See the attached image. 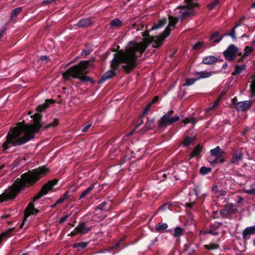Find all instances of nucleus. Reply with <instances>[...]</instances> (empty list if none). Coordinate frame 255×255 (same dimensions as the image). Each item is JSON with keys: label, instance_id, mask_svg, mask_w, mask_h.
<instances>
[{"label": "nucleus", "instance_id": "obj_14", "mask_svg": "<svg viewBox=\"0 0 255 255\" xmlns=\"http://www.w3.org/2000/svg\"><path fill=\"white\" fill-rule=\"evenodd\" d=\"M217 61V58L213 56H209L203 58L202 62L205 64L211 65Z\"/></svg>", "mask_w": 255, "mask_h": 255}, {"label": "nucleus", "instance_id": "obj_60", "mask_svg": "<svg viewBox=\"0 0 255 255\" xmlns=\"http://www.w3.org/2000/svg\"><path fill=\"white\" fill-rule=\"evenodd\" d=\"M158 100V96H155L152 99L151 102L153 104V103H155L156 101H157Z\"/></svg>", "mask_w": 255, "mask_h": 255}, {"label": "nucleus", "instance_id": "obj_43", "mask_svg": "<svg viewBox=\"0 0 255 255\" xmlns=\"http://www.w3.org/2000/svg\"><path fill=\"white\" fill-rule=\"evenodd\" d=\"M153 103L151 102L150 103H149L146 106V107L145 108L144 110V111H143V115H145L147 113V112L148 111L149 108H150L151 105Z\"/></svg>", "mask_w": 255, "mask_h": 255}, {"label": "nucleus", "instance_id": "obj_44", "mask_svg": "<svg viewBox=\"0 0 255 255\" xmlns=\"http://www.w3.org/2000/svg\"><path fill=\"white\" fill-rule=\"evenodd\" d=\"M169 208V206L168 205V204L165 203L162 205L161 206H160L158 210L164 211L166 210L167 209H168Z\"/></svg>", "mask_w": 255, "mask_h": 255}, {"label": "nucleus", "instance_id": "obj_41", "mask_svg": "<svg viewBox=\"0 0 255 255\" xmlns=\"http://www.w3.org/2000/svg\"><path fill=\"white\" fill-rule=\"evenodd\" d=\"M203 45V42H200V41L198 42L193 46V49L194 50H199L202 47Z\"/></svg>", "mask_w": 255, "mask_h": 255}, {"label": "nucleus", "instance_id": "obj_48", "mask_svg": "<svg viewBox=\"0 0 255 255\" xmlns=\"http://www.w3.org/2000/svg\"><path fill=\"white\" fill-rule=\"evenodd\" d=\"M212 191L214 192L215 193H217L219 191L218 187L217 185L213 186Z\"/></svg>", "mask_w": 255, "mask_h": 255}, {"label": "nucleus", "instance_id": "obj_64", "mask_svg": "<svg viewBox=\"0 0 255 255\" xmlns=\"http://www.w3.org/2000/svg\"><path fill=\"white\" fill-rule=\"evenodd\" d=\"M252 43L253 45H255V36L254 37V38L252 41Z\"/></svg>", "mask_w": 255, "mask_h": 255}, {"label": "nucleus", "instance_id": "obj_37", "mask_svg": "<svg viewBox=\"0 0 255 255\" xmlns=\"http://www.w3.org/2000/svg\"><path fill=\"white\" fill-rule=\"evenodd\" d=\"M219 0H215L213 2H212V3L209 4L208 5V8L210 9V10H212L213 9H214L215 6H216L217 5V4L219 3Z\"/></svg>", "mask_w": 255, "mask_h": 255}, {"label": "nucleus", "instance_id": "obj_9", "mask_svg": "<svg viewBox=\"0 0 255 255\" xmlns=\"http://www.w3.org/2000/svg\"><path fill=\"white\" fill-rule=\"evenodd\" d=\"M223 54L227 60L232 61L238 54V49L235 45L232 44L223 52Z\"/></svg>", "mask_w": 255, "mask_h": 255}, {"label": "nucleus", "instance_id": "obj_59", "mask_svg": "<svg viewBox=\"0 0 255 255\" xmlns=\"http://www.w3.org/2000/svg\"><path fill=\"white\" fill-rule=\"evenodd\" d=\"M207 196V194H206V193H203V194H201V195L199 196V198H202L203 199V200L205 199V198Z\"/></svg>", "mask_w": 255, "mask_h": 255}, {"label": "nucleus", "instance_id": "obj_6", "mask_svg": "<svg viewBox=\"0 0 255 255\" xmlns=\"http://www.w3.org/2000/svg\"><path fill=\"white\" fill-rule=\"evenodd\" d=\"M173 113L174 111L170 110L160 119L158 121V128H159L164 129L168 126L179 121V117L178 116H171Z\"/></svg>", "mask_w": 255, "mask_h": 255}, {"label": "nucleus", "instance_id": "obj_32", "mask_svg": "<svg viewBox=\"0 0 255 255\" xmlns=\"http://www.w3.org/2000/svg\"><path fill=\"white\" fill-rule=\"evenodd\" d=\"M22 9L21 7H17L15 9H14L11 13V19H13L15 18L17 14L21 11Z\"/></svg>", "mask_w": 255, "mask_h": 255}, {"label": "nucleus", "instance_id": "obj_56", "mask_svg": "<svg viewBox=\"0 0 255 255\" xmlns=\"http://www.w3.org/2000/svg\"><path fill=\"white\" fill-rule=\"evenodd\" d=\"M64 201L63 200V199L61 198V197H60L59 199H58L57 201L56 202V204H61L63 202H64Z\"/></svg>", "mask_w": 255, "mask_h": 255}, {"label": "nucleus", "instance_id": "obj_40", "mask_svg": "<svg viewBox=\"0 0 255 255\" xmlns=\"http://www.w3.org/2000/svg\"><path fill=\"white\" fill-rule=\"evenodd\" d=\"M200 74L201 75V76H200L201 79L208 78L212 75L211 73L206 71H201V73Z\"/></svg>", "mask_w": 255, "mask_h": 255}, {"label": "nucleus", "instance_id": "obj_4", "mask_svg": "<svg viewBox=\"0 0 255 255\" xmlns=\"http://www.w3.org/2000/svg\"><path fill=\"white\" fill-rule=\"evenodd\" d=\"M89 65V62L81 61L79 64L72 66L66 72L63 74V77L65 80L68 79L70 76L74 78L80 79L84 82L91 81L92 79L85 74L87 73V69Z\"/></svg>", "mask_w": 255, "mask_h": 255}, {"label": "nucleus", "instance_id": "obj_26", "mask_svg": "<svg viewBox=\"0 0 255 255\" xmlns=\"http://www.w3.org/2000/svg\"><path fill=\"white\" fill-rule=\"evenodd\" d=\"M244 65H242L241 66L236 65L235 66V71L232 73V75H237L240 74L241 73V72L244 69Z\"/></svg>", "mask_w": 255, "mask_h": 255}, {"label": "nucleus", "instance_id": "obj_39", "mask_svg": "<svg viewBox=\"0 0 255 255\" xmlns=\"http://www.w3.org/2000/svg\"><path fill=\"white\" fill-rule=\"evenodd\" d=\"M197 120L195 118H186L184 120V123L185 124L191 123L192 124H195L196 123Z\"/></svg>", "mask_w": 255, "mask_h": 255}, {"label": "nucleus", "instance_id": "obj_17", "mask_svg": "<svg viewBox=\"0 0 255 255\" xmlns=\"http://www.w3.org/2000/svg\"><path fill=\"white\" fill-rule=\"evenodd\" d=\"M53 103V101L50 100H46L45 102L42 105H39L37 108V111L38 112H41L44 109H46L49 104Z\"/></svg>", "mask_w": 255, "mask_h": 255}, {"label": "nucleus", "instance_id": "obj_63", "mask_svg": "<svg viewBox=\"0 0 255 255\" xmlns=\"http://www.w3.org/2000/svg\"><path fill=\"white\" fill-rule=\"evenodd\" d=\"M221 212L222 214H227L228 213L226 210H221Z\"/></svg>", "mask_w": 255, "mask_h": 255}, {"label": "nucleus", "instance_id": "obj_61", "mask_svg": "<svg viewBox=\"0 0 255 255\" xmlns=\"http://www.w3.org/2000/svg\"><path fill=\"white\" fill-rule=\"evenodd\" d=\"M208 233L212 234L213 235H217L218 234L217 232L211 230L209 232H208Z\"/></svg>", "mask_w": 255, "mask_h": 255}, {"label": "nucleus", "instance_id": "obj_54", "mask_svg": "<svg viewBox=\"0 0 255 255\" xmlns=\"http://www.w3.org/2000/svg\"><path fill=\"white\" fill-rule=\"evenodd\" d=\"M68 217H69V216H65L62 217L60 220V223H62L64 222L67 220V219L68 218Z\"/></svg>", "mask_w": 255, "mask_h": 255}, {"label": "nucleus", "instance_id": "obj_24", "mask_svg": "<svg viewBox=\"0 0 255 255\" xmlns=\"http://www.w3.org/2000/svg\"><path fill=\"white\" fill-rule=\"evenodd\" d=\"M223 36L220 37L218 32H216L213 33L210 38L211 40L216 43L219 42L223 38Z\"/></svg>", "mask_w": 255, "mask_h": 255}, {"label": "nucleus", "instance_id": "obj_53", "mask_svg": "<svg viewBox=\"0 0 255 255\" xmlns=\"http://www.w3.org/2000/svg\"><path fill=\"white\" fill-rule=\"evenodd\" d=\"M200 73H201V72H197L194 74V76L197 77L196 80L201 79V78L200 77V76H201V75L200 74Z\"/></svg>", "mask_w": 255, "mask_h": 255}, {"label": "nucleus", "instance_id": "obj_29", "mask_svg": "<svg viewBox=\"0 0 255 255\" xmlns=\"http://www.w3.org/2000/svg\"><path fill=\"white\" fill-rule=\"evenodd\" d=\"M240 25H241L240 23L237 24L236 26H235L234 27H233L232 28L231 32H230L229 33H226L224 34V35L230 36L232 37V38L233 39H236L235 29H236V28H237L238 26H239Z\"/></svg>", "mask_w": 255, "mask_h": 255}, {"label": "nucleus", "instance_id": "obj_8", "mask_svg": "<svg viewBox=\"0 0 255 255\" xmlns=\"http://www.w3.org/2000/svg\"><path fill=\"white\" fill-rule=\"evenodd\" d=\"M57 182L58 180L54 179L52 181H49L48 183L44 184L42 186L40 191L37 195H36L34 197L33 201H35L36 200L46 195L54 185L57 184Z\"/></svg>", "mask_w": 255, "mask_h": 255}, {"label": "nucleus", "instance_id": "obj_19", "mask_svg": "<svg viewBox=\"0 0 255 255\" xmlns=\"http://www.w3.org/2000/svg\"><path fill=\"white\" fill-rule=\"evenodd\" d=\"M192 194H194L195 195L196 199L199 198V196L201 194L200 186L199 185H196L195 186L194 188L193 189L192 192L190 191L189 193V195L191 196Z\"/></svg>", "mask_w": 255, "mask_h": 255}, {"label": "nucleus", "instance_id": "obj_21", "mask_svg": "<svg viewBox=\"0 0 255 255\" xmlns=\"http://www.w3.org/2000/svg\"><path fill=\"white\" fill-rule=\"evenodd\" d=\"M154 121V119H148L147 122L146 123L144 128L143 129V132L146 130H149L152 128V125Z\"/></svg>", "mask_w": 255, "mask_h": 255}, {"label": "nucleus", "instance_id": "obj_7", "mask_svg": "<svg viewBox=\"0 0 255 255\" xmlns=\"http://www.w3.org/2000/svg\"><path fill=\"white\" fill-rule=\"evenodd\" d=\"M210 153L212 156L215 157L213 161L210 160V162L212 164L223 163L225 161L226 153L219 146L211 149Z\"/></svg>", "mask_w": 255, "mask_h": 255}, {"label": "nucleus", "instance_id": "obj_5", "mask_svg": "<svg viewBox=\"0 0 255 255\" xmlns=\"http://www.w3.org/2000/svg\"><path fill=\"white\" fill-rule=\"evenodd\" d=\"M177 21V19L176 18L173 17H169L168 26L165 28L161 35L153 37L145 38L141 42L138 43V44H142L145 45V48L149 44L152 43H153V46L154 47L160 46L162 44L164 39L169 34L170 29L169 27L174 26Z\"/></svg>", "mask_w": 255, "mask_h": 255}, {"label": "nucleus", "instance_id": "obj_33", "mask_svg": "<svg viewBox=\"0 0 255 255\" xmlns=\"http://www.w3.org/2000/svg\"><path fill=\"white\" fill-rule=\"evenodd\" d=\"M196 81V79L193 78H187L185 79V82L183 84V86H189L193 85L195 82Z\"/></svg>", "mask_w": 255, "mask_h": 255}, {"label": "nucleus", "instance_id": "obj_28", "mask_svg": "<svg viewBox=\"0 0 255 255\" xmlns=\"http://www.w3.org/2000/svg\"><path fill=\"white\" fill-rule=\"evenodd\" d=\"M204 247L208 250H212L218 249L219 245L217 244L211 243L210 245H205Z\"/></svg>", "mask_w": 255, "mask_h": 255}, {"label": "nucleus", "instance_id": "obj_10", "mask_svg": "<svg viewBox=\"0 0 255 255\" xmlns=\"http://www.w3.org/2000/svg\"><path fill=\"white\" fill-rule=\"evenodd\" d=\"M244 154L241 150H235L232 155L230 163L238 164L239 162L243 159Z\"/></svg>", "mask_w": 255, "mask_h": 255}, {"label": "nucleus", "instance_id": "obj_49", "mask_svg": "<svg viewBox=\"0 0 255 255\" xmlns=\"http://www.w3.org/2000/svg\"><path fill=\"white\" fill-rule=\"evenodd\" d=\"M8 234V232H5V233H2L0 235V243L1 242L2 240V239L4 237H5L7 234Z\"/></svg>", "mask_w": 255, "mask_h": 255}, {"label": "nucleus", "instance_id": "obj_46", "mask_svg": "<svg viewBox=\"0 0 255 255\" xmlns=\"http://www.w3.org/2000/svg\"><path fill=\"white\" fill-rule=\"evenodd\" d=\"M252 49H253V48L251 47H248V46L246 47V48H245L246 52L244 53V56H247V53L249 52H251L252 50Z\"/></svg>", "mask_w": 255, "mask_h": 255}, {"label": "nucleus", "instance_id": "obj_57", "mask_svg": "<svg viewBox=\"0 0 255 255\" xmlns=\"http://www.w3.org/2000/svg\"><path fill=\"white\" fill-rule=\"evenodd\" d=\"M190 201H191V200L190 199ZM194 203H195L194 201L190 202V203H187L186 206L187 207L190 208V207H191L193 206V205L194 204Z\"/></svg>", "mask_w": 255, "mask_h": 255}, {"label": "nucleus", "instance_id": "obj_18", "mask_svg": "<svg viewBox=\"0 0 255 255\" xmlns=\"http://www.w3.org/2000/svg\"><path fill=\"white\" fill-rule=\"evenodd\" d=\"M95 188V184H92L90 185V186L87 188L85 190H84L82 194H81L79 199H82L87 195H89L90 193Z\"/></svg>", "mask_w": 255, "mask_h": 255}, {"label": "nucleus", "instance_id": "obj_30", "mask_svg": "<svg viewBox=\"0 0 255 255\" xmlns=\"http://www.w3.org/2000/svg\"><path fill=\"white\" fill-rule=\"evenodd\" d=\"M194 139L193 137L187 136L185 137L182 144L184 146L187 147L194 141Z\"/></svg>", "mask_w": 255, "mask_h": 255}, {"label": "nucleus", "instance_id": "obj_11", "mask_svg": "<svg viewBox=\"0 0 255 255\" xmlns=\"http://www.w3.org/2000/svg\"><path fill=\"white\" fill-rule=\"evenodd\" d=\"M91 230V227H88L86 226L85 223H81L75 229V230L71 233V234L72 235H75L77 233L85 234Z\"/></svg>", "mask_w": 255, "mask_h": 255}, {"label": "nucleus", "instance_id": "obj_25", "mask_svg": "<svg viewBox=\"0 0 255 255\" xmlns=\"http://www.w3.org/2000/svg\"><path fill=\"white\" fill-rule=\"evenodd\" d=\"M183 230L182 228L177 227L174 229L173 236L175 238L179 237L183 234Z\"/></svg>", "mask_w": 255, "mask_h": 255}, {"label": "nucleus", "instance_id": "obj_1", "mask_svg": "<svg viewBox=\"0 0 255 255\" xmlns=\"http://www.w3.org/2000/svg\"><path fill=\"white\" fill-rule=\"evenodd\" d=\"M145 49V46L137 42L130 41L125 50H120L114 54L111 60L112 70L106 72L102 77L100 83L114 77L116 73L114 70H124L129 73L136 65V61Z\"/></svg>", "mask_w": 255, "mask_h": 255}, {"label": "nucleus", "instance_id": "obj_58", "mask_svg": "<svg viewBox=\"0 0 255 255\" xmlns=\"http://www.w3.org/2000/svg\"><path fill=\"white\" fill-rule=\"evenodd\" d=\"M227 192L225 190H221L220 191V195L221 196H225L226 195Z\"/></svg>", "mask_w": 255, "mask_h": 255}, {"label": "nucleus", "instance_id": "obj_50", "mask_svg": "<svg viewBox=\"0 0 255 255\" xmlns=\"http://www.w3.org/2000/svg\"><path fill=\"white\" fill-rule=\"evenodd\" d=\"M68 191H67L61 197V198L63 199L64 201H65L67 198H68Z\"/></svg>", "mask_w": 255, "mask_h": 255}, {"label": "nucleus", "instance_id": "obj_34", "mask_svg": "<svg viewBox=\"0 0 255 255\" xmlns=\"http://www.w3.org/2000/svg\"><path fill=\"white\" fill-rule=\"evenodd\" d=\"M107 204H108L107 202H104L101 203V204L99 205V206H98L97 208L100 209V210H103V211H108L110 210L111 207H110V205L109 207L106 208L105 206Z\"/></svg>", "mask_w": 255, "mask_h": 255}, {"label": "nucleus", "instance_id": "obj_22", "mask_svg": "<svg viewBox=\"0 0 255 255\" xmlns=\"http://www.w3.org/2000/svg\"><path fill=\"white\" fill-rule=\"evenodd\" d=\"M122 21L118 18H116L112 20L110 23V25L113 28H116L120 27L122 25Z\"/></svg>", "mask_w": 255, "mask_h": 255}, {"label": "nucleus", "instance_id": "obj_51", "mask_svg": "<svg viewBox=\"0 0 255 255\" xmlns=\"http://www.w3.org/2000/svg\"><path fill=\"white\" fill-rule=\"evenodd\" d=\"M68 191H67L61 197V198L63 199L64 201H65L67 198H68Z\"/></svg>", "mask_w": 255, "mask_h": 255}, {"label": "nucleus", "instance_id": "obj_36", "mask_svg": "<svg viewBox=\"0 0 255 255\" xmlns=\"http://www.w3.org/2000/svg\"><path fill=\"white\" fill-rule=\"evenodd\" d=\"M211 170V168L203 166L200 168V172L202 175H205L210 172Z\"/></svg>", "mask_w": 255, "mask_h": 255}, {"label": "nucleus", "instance_id": "obj_31", "mask_svg": "<svg viewBox=\"0 0 255 255\" xmlns=\"http://www.w3.org/2000/svg\"><path fill=\"white\" fill-rule=\"evenodd\" d=\"M184 251L187 255H193L195 253V249L193 248L185 246Z\"/></svg>", "mask_w": 255, "mask_h": 255}, {"label": "nucleus", "instance_id": "obj_2", "mask_svg": "<svg viewBox=\"0 0 255 255\" xmlns=\"http://www.w3.org/2000/svg\"><path fill=\"white\" fill-rule=\"evenodd\" d=\"M41 115L35 114L33 116L34 125H24L23 122L18 123L17 126L11 128L6 136V140L3 142L2 147L4 150L10 146L22 145L34 137L43 125L40 123Z\"/></svg>", "mask_w": 255, "mask_h": 255}, {"label": "nucleus", "instance_id": "obj_45", "mask_svg": "<svg viewBox=\"0 0 255 255\" xmlns=\"http://www.w3.org/2000/svg\"><path fill=\"white\" fill-rule=\"evenodd\" d=\"M92 123H90L88 124H87L86 126H85L82 129V131L83 132H86L88 130V129L91 126Z\"/></svg>", "mask_w": 255, "mask_h": 255}, {"label": "nucleus", "instance_id": "obj_20", "mask_svg": "<svg viewBox=\"0 0 255 255\" xmlns=\"http://www.w3.org/2000/svg\"><path fill=\"white\" fill-rule=\"evenodd\" d=\"M168 228V225L166 223H159L155 227L156 232H162Z\"/></svg>", "mask_w": 255, "mask_h": 255}, {"label": "nucleus", "instance_id": "obj_3", "mask_svg": "<svg viewBox=\"0 0 255 255\" xmlns=\"http://www.w3.org/2000/svg\"><path fill=\"white\" fill-rule=\"evenodd\" d=\"M48 171V168L45 166H41L22 174L20 178H17L10 188L0 195V203L13 199L20 191L26 186L34 184L42 176H44Z\"/></svg>", "mask_w": 255, "mask_h": 255}, {"label": "nucleus", "instance_id": "obj_15", "mask_svg": "<svg viewBox=\"0 0 255 255\" xmlns=\"http://www.w3.org/2000/svg\"><path fill=\"white\" fill-rule=\"evenodd\" d=\"M255 233V226L249 227L246 228L243 232V237L244 238H245L246 237L253 235Z\"/></svg>", "mask_w": 255, "mask_h": 255}, {"label": "nucleus", "instance_id": "obj_16", "mask_svg": "<svg viewBox=\"0 0 255 255\" xmlns=\"http://www.w3.org/2000/svg\"><path fill=\"white\" fill-rule=\"evenodd\" d=\"M26 214L29 215L30 214H35L38 212V210L36 209L34 207L33 203H30L28 205L26 210Z\"/></svg>", "mask_w": 255, "mask_h": 255}, {"label": "nucleus", "instance_id": "obj_38", "mask_svg": "<svg viewBox=\"0 0 255 255\" xmlns=\"http://www.w3.org/2000/svg\"><path fill=\"white\" fill-rule=\"evenodd\" d=\"M58 121L57 120H54V121L52 123L48 124L47 125L44 127L43 128L44 129H47V128H52V127H54L58 125Z\"/></svg>", "mask_w": 255, "mask_h": 255}, {"label": "nucleus", "instance_id": "obj_23", "mask_svg": "<svg viewBox=\"0 0 255 255\" xmlns=\"http://www.w3.org/2000/svg\"><path fill=\"white\" fill-rule=\"evenodd\" d=\"M166 20L165 19H160L158 23H155L153 27H152V29H157L162 26H163L166 23Z\"/></svg>", "mask_w": 255, "mask_h": 255}, {"label": "nucleus", "instance_id": "obj_55", "mask_svg": "<svg viewBox=\"0 0 255 255\" xmlns=\"http://www.w3.org/2000/svg\"><path fill=\"white\" fill-rule=\"evenodd\" d=\"M219 101H220V99H217L214 102V104L213 106L212 107H211L210 109H211L213 108L214 107H215L216 106H217L218 105V104L219 103Z\"/></svg>", "mask_w": 255, "mask_h": 255}, {"label": "nucleus", "instance_id": "obj_13", "mask_svg": "<svg viewBox=\"0 0 255 255\" xmlns=\"http://www.w3.org/2000/svg\"><path fill=\"white\" fill-rule=\"evenodd\" d=\"M92 24V21L91 18H86L81 19L75 25L78 27L84 28L91 26Z\"/></svg>", "mask_w": 255, "mask_h": 255}, {"label": "nucleus", "instance_id": "obj_35", "mask_svg": "<svg viewBox=\"0 0 255 255\" xmlns=\"http://www.w3.org/2000/svg\"><path fill=\"white\" fill-rule=\"evenodd\" d=\"M87 242H80L78 243L74 244L73 245V247L74 248H85L87 246Z\"/></svg>", "mask_w": 255, "mask_h": 255}, {"label": "nucleus", "instance_id": "obj_27", "mask_svg": "<svg viewBox=\"0 0 255 255\" xmlns=\"http://www.w3.org/2000/svg\"><path fill=\"white\" fill-rule=\"evenodd\" d=\"M202 151V147L200 145L197 146L191 154V158L198 155Z\"/></svg>", "mask_w": 255, "mask_h": 255}, {"label": "nucleus", "instance_id": "obj_12", "mask_svg": "<svg viewBox=\"0 0 255 255\" xmlns=\"http://www.w3.org/2000/svg\"><path fill=\"white\" fill-rule=\"evenodd\" d=\"M252 105L250 101H245L238 102L236 104V108L238 111L243 112L249 109Z\"/></svg>", "mask_w": 255, "mask_h": 255}, {"label": "nucleus", "instance_id": "obj_42", "mask_svg": "<svg viewBox=\"0 0 255 255\" xmlns=\"http://www.w3.org/2000/svg\"><path fill=\"white\" fill-rule=\"evenodd\" d=\"M125 237L122 238L117 244L111 247V249H115L120 247L124 242Z\"/></svg>", "mask_w": 255, "mask_h": 255}, {"label": "nucleus", "instance_id": "obj_52", "mask_svg": "<svg viewBox=\"0 0 255 255\" xmlns=\"http://www.w3.org/2000/svg\"><path fill=\"white\" fill-rule=\"evenodd\" d=\"M142 121H141V123H140V124H138V125L135 127V129H134L133 130H132V131H131V132H129V133L127 134V135H128V136L131 135L132 134L133 132V131H134V130H135L137 128H138V127H139V126L142 124Z\"/></svg>", "mask_w": 255, "mask_h": 255}, {"label": "nucleus", "instance_id": "obj_62", "mask_svg": "<svg viewBox=\"0 0 255 255\" xmlns=\"http://www.w3.org/2000/svg\"><path fill=\"white\" fill-rule=\"evenodd\" d=\"M47 59V57L46 56H42L41 57V59L42 61L46 60Z\"/></svg>", "mask_w": 255, "mask_h": 255}, {"label": "nucleus", "instance_id": "obj_47", "mask_svg": "<svg viewBox=\"0 0 255 255\" xmlns=\"http://www.w3.org/2000/svg\"><path fill=\"white\" fill-rule=\"evenodd\" d=\"M245 192L250 194H255V189H251L249 190H246Z\"/></svg>", "mask_w": 255, "mask_h": 255}]
</instances>
